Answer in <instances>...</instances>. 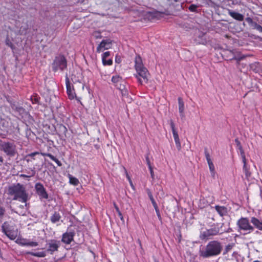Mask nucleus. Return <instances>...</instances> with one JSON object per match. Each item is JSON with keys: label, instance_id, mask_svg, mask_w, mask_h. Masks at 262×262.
<instances>
[{"label": "nucleus", "instance_id": "f257e3e1", "mask_svg": "<svg viewBox=\"0 0 262 262\" xmlns=\"http://www.w3.org/2000/svg\"><path fill=\"white\" fill-rule=\"evenodd\" d=\"M222 249L223 246L220 242L211 241L200 249V256L205 258L216 256L221 253Z\"/></svg>", "mask_w": 262, "mask_h": 262}, {"label": "nucleus", "instance_id": "f03ea898", "mask_svg": "<svg viewBox=\"0 0 262 262\" xmlns=\"http://www.w3.org/2000/svg\"><path fill=\"white\" fill-rule=\"evenodd\" d=\"M9 194L13 195V200H18L22 203H25V206H27V201L29 200V194L26 187L23 184L17 183L9 187Z\"/></svg>", "mask_w": 262, "mask_h": 262}, {"label": "nucleus", "instance_id": "7ed1b4c3", "mask_svg": "<svg viewBox=\"0 0 262 262\" xmlns=\"http://www.w3.org/2000/svg\"><path fill=\"white\" fill-rule=\"evenodd\" d=\"M0 150L3 151L9 157H13L17 154L16 146L12 141H3L0 140Z\"/></svg>", "mask_w": 262, "mask_h": 262}, {"label": "nucleus", "instance_id": "20e7f679", "mask_svg": "<svg viewBox=\"0 0 262 262\" xmlns=\"http://www.w3.org/2000/svg\"><path fill=\"white\" fill-rule=\"evenodd\" d=\"M52 68L53 72L58 71L61 72L67 68V60L63 55H59L55 57L52 63Z\"/></svg>", "mask_w": 262, "mask_h": 262}, {"label": "nucleus", "instance_id": "39448f33", "mask_svg": "<svg viewBox=\"0 0 262 262\" xmlns=\"http://www.w3.org/2000/svg\"><path fill=\"white\" fill-rule=\"evenodd\" d=\"M136 73L134 74V76L137 79L138 82L140 84L143 83H147L148 81L149 72L146 67L136 70Z\"/></svg>", "mask_w": 262, "mask_h": 262}, {"label": "nucleus", "instance_id": "423d86ee", "mask_svg": "<svg viewBox=\"0 0 262 262\" xmlns=\"http://www.w3.org/2000/svg\"><path fill=\"white\" fill-rule=\"evenodd\" d=\"M250 221L248 217H242L237 222L238 230L248 231L250 233L254 231V227L250 225Z\"/></svg>", "mask_w": 262, "mask_h": 262}, {"label": "nucleus", "instance_id": "0eeeda50", "mask_svg": "<svg viewBox=\"0 0 262 262\" xmlns=\"http://www.w3.org/2000/svg\"><path fill=\"white\" fill-rule=\"evenodd\" d=\"M220 227L214 226L209 229H207L204 231L201 232L200 235V238L202 240H207L211 238V236L220 234Z\"/></svg>", "mask_w": 262, "mask_h": 262}, {"label": "nucleus", "instance_id": "6e6552de", "mask_svg": "<svg viewBox=\"0 0 262 262\" xmlns=\"http://www.w3.org/2000/svg\"><path fill=\"white\" fill-rule=\"evenodd\" d=\"M2 232L11 240L15 239L17 236L16 231L12 229L9 224L5 222L2 226Z\"/></svg>", "mask_w": 262, "mask_h": 262}, {"label": "nucleus", "instance_id": "1a4fd4ad", "mask_svg": "<svg viewBox=\"0 0 262 262\" xmlns=\"http://www.w3.org/2000/svg\"><path fill=\"white\" fill-rule=\"evenodd\" d=\"M60 245V242L55 239L49 240L46 244L47 252L53 254L55 252L57 251Z\"/></svg>", "mask_w": 262, "mask_h": 262}, {"label": "nucleus", "instance_id": "9d476101", "mask_svg": "<svg viewBox=\"0 0 262 262\" xmlns=\"http://www.w3.org/2000/svg\"><path fill=\"white\" fill-rule=\"evenodd\" d=\"M34 187L36 193L38 195L40 200L48 199V194L43 185L41 183L39 182L36 183Z\"/></svg>", "mask_w": 262, "mask_h": 262}, {"label": "nucleus", "instance_id": "9b49d317", "mask_svg": "<svg viewBox=\"0 0 262 262\" xmlns=\"http://www.w3.org/2000/svg\"><path fill=\"white\" fill-rule=\"evenodd\" d=\"M66 85L67 88V93L70 99H73L76 96L73 86L71 84L70 79L67 75L66 76Z\"/></svg>", "mask_w": 262, "mask_h": 262}, {"label": "nucleus", "instance_id": "f8f14e48", "mask_svg": "<svg viewBox=\"0 0 262 262\" xmlns=\"http://www.w3.org/2000/svg\"><path fill=\"white\" fill-rule=\"evenodd\" d=\"M112 46V40L110 39H103L97 47V52L100 53L102 50L111 49Z\"/></svg>", "mask_w": 262, "mask_h": 262}, {"label": "nucleus", "instance_id": "ddd939ff", "mask_svg": "<svg viewBox=\"0 0 262 262\" xmlns=\"http://www.w3.org/2000/svg\"><path fill=\"white\" fill-rule=\"evenodd\" d=\"M16 243L21 246H27L30 247H36L38 245V243L36 242H30L26 238L17 239Z\"/></svg>", "mask_w": 262, "mask_h": 262}, {"label": "nucleus", "instance_id": "4468645a", "mask_svg": "<svg viewBox=\"0 0 262 262\" xmlns=\"http://www.w3.org/2000/svg\"><path fill=\"white\" fill-rule=\"evenodd\" d=\"M75 235L74 232H66L63 234L62 237V242L65 244H69L73 239L74 236Z\"/></svg>", "mask_w": 262, "mask_h": 262}, {"label": "nucleus", "instance_id": "2eb2a0df", "mask_svg": "<svg viewBox=\"0 0 262 262\" xmlns=\"http://www.w3.org/2000/svg\"><path fill=\"white\" fill-rule=\"evenodd\" d=\"M245 20L252 28V29H256L259 32H262V26L258 25L257 23L254 21L251 17H247L246 18Z\"/></svg>", "mask_w": 262, "mask_h": 262}, {"label": "nucleus", "instance_id": "dca6fc26", "mask_svg": "<svg viewBox=\"0 0 262 262\" xmlns=\"http://www.w3.org/2000/svg\"><path fill=\"white\" fill-rule=\"evenodd\" d=\"M111 55L110 51H106L102 55V61L104 66H111L113 64V60L112 59H108L106 61V58Z\"/></svg>", "mask_w": 262, "mask_h": 262}, {"label": "nucleus", "instance_id": "f3484780", "mask_svg": "<svg viewBox=\"0 0 262 262\" xmlns=\"http://www.w3.org/2000/svg\"><path fill=\"white\" fill-rule=\"evenodd\" d=\"M250 222L253 224V226L262 231V221H260L255 217H252L250 220Z\"/></svg>", "mask_w": 262, "mask_h": 262}, {"label": "nucleus", "instance_id": "a211bd4d", "mask_svg": "<svg viewBox=\"0 0 262 262\" xmlns=\"http://www.w3.org/2000/svg\"><path fill=\"white\" fill-rule=\"evenodd\" d=\"M134 67L135 70L145 67L143 64L142 58L139 55H137L135 57Z\"/></svg>", "mask_w": 262, "mask_h": 262}, {"label": "nucleus", "instance_id": "6ab92c4d", "mask_svg": "<svg viewBox=\"0 0 262 262\" xmlns=\"http://www.w3.org/2000/svg\"><path fill=\"white\" fill-rule=\"evenodd\" d=\"M214 208L221 216H224L227 215L228 213L227 208L225 206L215 205Z\"/></svg>", "mask_w": 262, "mask_h": 262}, {"label": "nucleus", "instance_id": "aec40b11", "mask_svg": "<svg viewBox=\"0 0 262 262\" xmlns=\"http://www.w3.org/2000/svg\"><path fill=\"white\" fill-rule=\"evenodd\" d=\"M228 14L230 16L237 20L243 21L244 20V16L238 12L228 10Z\"/></svg>", "mask_w": 262, "mask_h": 262}, {"label": "nucleus", "instance_id": "412c9836", "mask_svg": "<svg viewBox=\"0 0 262 262\" xmlns=\"http://www.w3.org/2000/svg\"><path fill=\"white\" fill-rule=\"evenodd\" d=\"M61 216L60 213L57 211H55L54 213L51 215L50 220L53 224L56 223L61 220Z\"/></svg>", "mask_w": 262, "mask_h": 262}, {"label": "nucleus", "instance_id": "4be33fe9", "mask_svg": "<svg viewBox=\"0 0 262 262\" xmlns=\"http://www.w3.org/2000/svg\"><path fill=\"white\" fill-rule=\"evenodd\" d=\"M26 254L38 257H45L47 255V251H43L37 252L28 251L26 252Z\"/></svg>", "mask_w": 262, "mask_h": 262}, {"label": "nucleus", "instance_id": "5701e85b", "mask_svg": "<svg viewBox=\"0 0 262 262\" xmlns=\"http://www.w3.org/2000/svg\"><path fill=\"white\" fill-rule=\"evenodd\" d=\"M178 103H179V111L180 114V116L182 117H184V103L183 101V99L181 97L178 98Z\"/></svg>", "mask_w": 262, "mask_h": 262}, {"label": "nucleus", "instance_id": "b1692460", "mask_svg": "<svg viewBox=\"0 0 262 262\" xmlns=\"http://www.w3.org/2000/svg\"><path fill=\"white\" fill-rule=\"evenodd\" d=\"M122 81V78L121 76L118 75H114L112 78V81L117 88L119 86V84Z\"/></svg>", "mask_w": 262, "mask_h": 262}, {"label": "nucleus", "instance_id": "393cba45", "mask_svg": "<svg viewBox=\"0 0 262 262\" xmlns=\"http://www.w3.org/2000/svg\"><path fill=\"white\" fill-rule=\"evenodd\" d=\"M173 138L175 141L176 145L178 150H180L181 149V142L179 139L178 132H172Z\"/></svg>", "mask_w": 262, "mask_h": 262}, {"label": "nucleus", "instance_id": "a878e982", "mask_svg": "<svg viewBox=\"0 0 262 262\" xmlns=\"http://www.w3.org/2000/svg\"><path fill=\"white\" fill-rule=\"evenodd\" d=\"M244 163L243 166V171L245 172L246 178L247 179H248L251 176V172H250L249 170V168L247 166V162L246 161L243 162Z\"/></svg>", "mask_w": 262, "mask_h": 262}, {"label": "nucleus", "instance_id": "bb28decb", "mask_svg": "<svg viewBox=\"0 0 262 262\" xmlns=\"http://www.w3.org/2000/svg\"><path fill=\"white\" fill-rule=\"evenodd\" d=\"M118 89H119L123 97H125L128 95V90L125 88L124 85L120 84V86L118 87Z\"/></svg>", "mask_w": 262, "mask_h": 262}, {"label": "nucleus", "instance_id": "cd10ccee", "mask_svg": "<svg viewBox=\"0 0 262 262\" xmlns=\"http://www.w3.org/2000/svg\"><path fill=\"white\" fill-rule=\"evenodd\" d=\"M69 178L70 183L74 186H77L79 183V180L76 178L73 177L71 174H69Z\"/></svg>", "mask_w": 262, "mask_h": 262}, {"label": "nucleus", "instance_id": "c85d7f7f", "mask_svg": "<svg viewBox=\"0 0 262 262\" xmlns=\"http://www.w3.org/2000/svg\"><path fill=\"white\" fill-rule=\"evenodd\" d=\"M146 192H147V193L148 194V196L151 202V203H152L154 207H157L158 205H157L155 200L154 199V197L152 195V193H151V192L150 191V190L149 189H147Z\"/></svg>", "mask_w": 262, "mask_h": 262}, {"label": "nucleus", "instance_id": "c756f323", "mask_svg": "<svg viewBox=\"0 0 262 262\" xmlns=\"http://www.w3.org/2000/svg\"><path fill=\"white\" fill-rule=\"evenodd\" d=\"M59 132L58 134V136L60 137V139L65 141L67 138H70L71 135L69 133L67 132Z\"/></svg>", "mask_w": 262, "mask_h": 262}, {"label": "nucleus", "instance_id": "7c9ffc66", "mask_svg": "<svg viewBox=\"0 0 262 262\" xmlns=\"http://www.w3.org/2000/svg\"><path fill=\"white\" fill-rule=\"evenodd\" d=\"M15 111L18 113L19 114L22 116V117L24 115H27L28 114L25 109L21 106L16 107Z\"/></svg>", "mask_w": 262, "mask_h": 262}, {"label": "nucleus", "instance_id": "2f4dec72", "mask_svg": "<svg viewBox=\"0 0 262 262\" xmlns=\"http://www.w3.org/2000/svg\"><path fill=\"white\" fill-rule=\"evenodd\" d=\"M235 246V244L234 243H230L227 246H226L224 251L223 252V254L225 255L227 253H228L229 251H230L233 247Z\"/></svg>", "mask_w": 262, "mask_h": 262}, {"label": "nucleus", "instance_id": "473e14b6", "mask_svg": "<svg viewBox=\"0 0 262 262\" xmlns=\"http://www.w3.org/2000/svg\"><path fill=\"white\" fill-rule=\"evenodd\" d=\"M207 163L209 165L210 171L211 172L212 176H214V173H215V169H214V165L212 161H210V162H207Z\"/></svg>", "mask_w": 262, "mask_h": 262}, {"label": "nucleus", "instance_id": "72a5a7b5", "mask_svg": "<svg viewBox=\"0 0 262 262\" xmlns=\"http://www.w3.org/2000/svg\"><path fill=\"white\" fill-rule=\"evenodd\" d=\"M199 7L198 6L194 5V4H191L190 5L188 9L190 11L192 12H197V8Z\"/></svg>", "mask_w": 262, "mask_h": 262}, {"label": "nucleus", "instance_id": "f704fd0d", "mask_svg": "<svg viewBox=\"0 0 262 262\" xmlns=\"http://www.w3.org/2000/svg\"><path fill=\"white\" fill-rule=\"evenodd\" d=\"M35 171L34 170V168L33 169H31V171L28 172V173L30 174L29 176H27L26 174H21V177L23 178H29L31 177H33L35 174Z\"/></svg>", "mask_w": 262, "mask_h": 262}, {"label": "nucleus", "instance_id": "c9c22d12", "mask_svg": "<svg viewBox=\"0 0 262 262\" xmlns=\"http://www.w3.org/2000/svg\"><path fill=\"white\" fill-rule=\"evenodd\" d=\"M204 152H205V157H206L207 162L212 161L211 160V158H210L209 153L208 152V151L207 150V148L206 147H205L204 149Z\"/></svg>", "mask_w": 262, "mask_h": 262}, {"label": "nucleus", "instance_id": "e433bc0d", "mask_svg": "<svg viewBox=\"0 0 262 262\" xmlns=\"http://www.w3.org/2000/svg\"><path fill=\"white\" fill-rule=\"evenodd\" d=\"M224 223H222L221 226L220 227V234L224 232L229 233L232 231V229L231 228H228L227 230L222 229V227L224 226Z\"/></svg>", "mask_w": 262, "mask_h": 262}, {"label": "nucleus", "instance_id": "4c0bfd02", "mask_svg": "<svg viewBox=\"0 0 262 262\" xmlns=\"http://www.w3.org/2000/svg\"><path fill=\"white\" fill-rule=\"evenodd\" d=\"M5 208L2 206H0V223L2 222V220L5 214Z\"/></svg>", "mask_w": 262, "mask_h": 262}, {"label": "nucleus", "instance_id": "58836bf2", "mask_svg": "<svg viewBox=\"0 0 262 262\" xmlns=\"http://www.w3.org/2000/svg\"><path fill=\"white\" fill-rule=\"evenodd\" d=\"M154 208L155 209L156 214H157V216L158 217V219H159V221L162 222V217L161 216V214H160V210H159V209L158 206L157 207H155Z\"/></svg>", "mask_w": 262, "mask_h": 262}, {"label": "nucleus", "instance_id": "ea45409f", "mask_svg": "<svg viewBox=\"0 0 262 262\" xmlns=\"http://www.w3.org/2000/svg\"><path fill=\"white\" fill-rule=\"evenodd\" d=\"M258 64V63L255 62L250 65V68L253 71H255V72H257V71L256 70V68Z\"/></svg>", "mask_w": 262, "mask_h": 262}, {"label": "nucleus", "instance_id": "a19ab883", "mask_svg": "<svg viewBox=\"0 0 262 262\" xmlns=\"http://www.w3.org/2000/svg\"><path fill=\"white\" fill-rule=\"evenodd\" d=\"M145 159H146V162L148 165V167H152L150 162L149 158V153H148L146 155Z\"/></svg>", "mask_w": 262, "mask_h": 262}, {"label": "nucleus", "instance_id": "79ce46f5", "mask_svg": "<svg viewBox=\"0 0 262 262\" xmlns=\"http://www.w3.org/2000/svg\"><path fill=\"white\" fill-rule=\"evenodd\" d=\"M240 153H241V157L242 158V161L243 162L246 161V156L245 155V152H244V149L240 151Z\"/></svg>", "mask_w": 262, "mask_h": 262}, {"label": "nucleus", "instance_id": "37998d69", "mask_svg": "<svg viewBox=\"0 0 262 262\" xmlns=\"http://www.w3.org/2000/svg\"><path fill=\"white\" fill-rule=\"evenodd\" d=\"M204 3L208 6H212L213 2L211 0H203Z\"/></svg>", "mask_w": 262, "mask_h": 262}, {"label": "nucleus", "instance_id": "c03bdc74", "mask_svg": "<svg viewBox=\"0 0 262 262\" xmlns=\"http://www.w3.org/2000/svg\"><path fill=\"white\" fill-rule=\"evenodd\" d=\"M39 152H32L31 154H28L27 156V157H31V158H33L35 156L37 155H39Z\"/></svg>", "mask_w": 262, "mask_h": 262}, {"label": "nucleus", "instance_id": "a18cd8bd", "mask_svg": "<svg viewBox=\"0 0 262 262\" xmlns=\"http://www.w3.org/2000/svg\"><path fill=\"white\" fill-rule=\"evenodd\" d=\"M121 59L120 56L118 54H117L115 57V62L116 63H119L121 62Z\"/></svg>", "mask_w": 262, "mask_h": 262}, {"label": "nucleus", "instance_id": "49530a36", "mask_svg": "<svg viewBox=\"0 0 262 262\" xmlns=\"http://www.w3.org/2000/svg\"><path fill=\"white\" fill-rule=\"evenodd\" d=\"M148 168H149V171H150V175H151V177L152 179V180H154L155 179V175H154V173L153 168H152V167H148Z\"/></svg>", "mask_w": 262, "mask_h": 262}, {"label": "nucleus", "instance_id": "de8ad7c7", "mask_svg": "<svg viewBox=\"0 0 262 262\" xmlns=\"http://www.w3.org/2000/svg\"><path fill=\"white\" fill-rule=\"evenodd\" d=\"M169 123H170V125L171 129L172 131V132L175 131L174 124L173 122L171 120H170L169 121Z\"/></svg>", "mask_w": 262, "mask_h": 262}, {"label": "nucleus", "instance_id": "09e8293b", "mask_svg": "<svg viewBox=\"0 0 262 262\" xmlns=\"http://www.w3.org/2000/svg\"><path fill=\"white\" fill-rule=\"evenodd\" d=\"M244 58V57H236L235 56H234L233 58H232L231 59H235L237 62L243 59Z\"/></svg>", "mask_w": 262, "mask_h": 262}, {"label": "nucleus", "instance_id": "8fccbe9b", "mask_svg": "<svg viewBox=\"0 0 262 262\" xmlns=\"http://www.w3.org/2000/svg\"><path fill=\"white\" fill-rule=\"evenodd\" d=\"M47 157H48L51 158L53 161H54L56 158H55L53 155L49 153V154L47 155Z\"/></svg>", "mask_w": 262, "mask_h": 262}, {"label": "nucleus", "instance_id": "3c124183", "mask_svg": "<svg viewBox=\"0 0 262 262\" xmlns=\"http://www.w3.org/2000/svg\"><path fill=\"white\" fill-rule=\"evenodd\" d=\"M47 157H48L51 158L53 161H54L56 158H55L53 155L49 153V154L47 155Z\"/></svg>", "mask_w": 262, "mask_h": 262}, {"label": "nucleus", "instance_id": "603ef678", "mask_svg": "<svg viewBox=\"0 0 262 262\" xmlns=\"http://www.w3.org/2000/svg\"><path fill=\"white\" fill-rule=\"evenodd\" d=\"M47 157H48L51 158L53 161H54L56 158H55L53 155L49 153V154L47 155Z\"/></svg>", "mask_w": 262, "mask_h": 262}, {"label": "nucleus", "instance_id": "864d4df0", "mask_svg": "<svg viewBox=\"0 0 262 262\" xmlns=\"http://www.w3.org/2000/svg\"><path fill=\"white\" fill-rule=\"evenodd\" d=\"M54 161H55L57 163V164L58 165V166H62L61 162L60 161H59L57 158H56Z\"/></svg>", "mask_w": 262, "mask_h": 262}, {"label": "nucleus", "instance_id": "5fc2aeb1", "mask_svg": "<svg viewBox=\"0 0 262 262\" xmlns=\"http://www.w3.org/2000/svg\"><path fill=\"white\" fill-rule=\"evenodd\" d=\"M6 44L9 46V47H10L12 49L13 48V45L12 44V43L9 41H6Z\"/></svg>", "mask_w": 262, "mask_h": 262}, {"label": "nucleus", "instance_id": "6e6d98bb", "mask_svg": "<svg viewBox=\"0 0 262 262\" xmlns=\"http://www.w3.org/2000/svg\"><path fill=\"white\" fill-rule=\"evenodd\" d=\"M32 101L33 103H38V98H34L33 99L32 98Z\"/></svg>", "mask_w": 262, "mask_h": 262}, {"label": "nucleus", "instance_id": "4d7b16f0", "mask_svg": "<svg viewBox=\"0 0 262 262\" xmlns=\"http://www.w3.org/2000/svg\"><path fill=\"white\" fill-rule=\"evenodd\" d=\"M235 143H236V144L237 145V147L241 146V143H240V142L238 141V140L237 139H235Z\"/></svg>", "mask_w": 262, "mask_h": 262}, {"label": "nucleus", "instance_id": "13d9d810", "mask_svg": "<svg viewBox=\"0 0 262 262\" xmlns=\"http://www.w3.org/2000/svg\"><path fill=\"white\" fill-rule=\"evenodd\" d=\"M118 216H119L120 219L122 220V221H123V215L121 213V212H119L118 213Z\"/></svg>", "mask_w": 262, "mask_h": 262}, {"label": "nucleus", "instance_id": "bf43d9fd", "mask_svg": "<svg viewBox=\"0 0 262 262\" xmlns=\"http://www.w3.org/2000/svg\"><path fill=\"white\" fill-rule=\"evenodd\" d=\"M170 3L173 4L174 2H179L181 0H167Z\"/></svg>", "mask_w": 262, "mask_h": 262}, {"label": "nucleus", "instance_id": "052dcab7", "mask_svg": "<svg viewBox=\"0 0 262 262\" xmlns=\"http://www.w3.org/2000/svg\"><path fill=\"white\" fill-rule=\"evenodd\" d=\"M115 208L116 210V211L117 212V213H119V212H120L121 211L119 210V209L118 208V207L116 205H115Z\"/></svg>", "mask_w": 262, "mask_h": 262}, {"label": "nucleus", "instance_id": "680f3d73", "mask_svg": "<svg viewBox=\"0 0 262 262\" xmlns=\"http://www.w3.org/2000/svg\"><path fill=\"white\" fill-rule=\"evenodd\" d=\"M238 149H239V151L243 150L242 145L237 147Z\"/></svg>", "mask_w": 262, "mask_h": 262}, {"label": "nucleus", "instance_id": "e2e57ef3", "mask_svg": "<svg viewBox=\"0 0 262 262\" xmlns=\"http://www.w3.org/2000/svg\"><path fill=\"white\" fill-rule=\"evenodd\" d=\"M0 162L2 163H3V162H4V159H3V157L1 156H0Z\"/></svg>", "mask_w": 262, "mask_h": 262}, {"label": "nucleus", "instance_id": "0e129e2a", "mask_svg": "<svg viewBox=\"0 0 262 262\" xmlns=\"http://www.w3.org/2000/svg\"><path fill=\"white\" fill-rule=\"evenodd\" d=\"M42 156H47V155L49 154V153H44V152H41L40 153Z\"/></svg>", "mask_w": 262, "mask_h": 262}, {"label": "nucleus", "instance_id": "69168bd1", "mask_svg": "<svg viewBox=\"0 0 262 262\" xmlns=\"http://www.w3.org/2000/svg\"><path fill=\"white\" fill-rule=\"evenodd\" d=\"M6 135V134H0V137H2L3 138H5V136Z\"/></svg>", "mask_w": 262, "mask_h": 262}, {"label": "nucleus", "instance_id": "338daca9", "mask_svg": "<svg viewBox=\"0 0 262 262\" xmlns=\"http://www.w3.org/2000/svg\"><path fill=\"white\" fill-rule=\"evenodd\" d=\"M154 262H159L158 260H157V259H154Z\"/></svg>", "mask_w": 262, "mask_h": 262}, {"label": "nucleus", "instance_id": "774afa93", "mask_svg": "<svg viewBox=\"0 0 262 262\" xmlns=\"http://www.w3.org/2000/svg\"><path fill=\"white\" fill-rule=\"evenodd\" d=\"M253 262H260V261H258V260H255V261H253Z\"/></svg>", "mask_w": 262, "mask_h": 262}]
</instances>
